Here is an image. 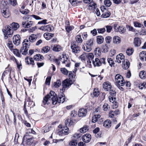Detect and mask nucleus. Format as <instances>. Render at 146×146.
Segmentation results:
<instances>
[{
    "instance_id": "obj_1",
    "label": "nucleus",
    "mask_w": 146,
    "mask_h": 146,
    "mask_svg": "<svg viewBox=\"0 0 146 146\" xmlns=\"http://www.w3.org/2000/svg\"><path fill=\"white\" fill-rule=\"evenodd\" d=\"M65 100V97L63 95L59 96L58 98L57 95L53 91H51L49 94L46 96L44 98L43 101V104L45 105L48 104L51 102L53 105H56L58 102L59 103H63Z\"/></svg>"
},
{
    "instance_id": "obj_2",
    "label": "nucleus",
    "mask_w": 146,
    "mask_h": 146,
    "mask_svg": "<svg viewBox=\"0 0 146 146\" xmlns=\"http://www.w3.org/2000/svg\"><path fill=\"white\" fill-rule=\"evenodd\" d=\"M94 42V39L91 38L88 40L86 42L85 47L84 46L82 47V48L86 51L89 52L91 51L92 46Z\"/></svg>"
},
{
    "instance_id": "obj_3",
    "label": "nucleus",
    "mask_w": 146,
    "mask_h": 146,
    "mask_svg": "<svg viewBox=\"0 0 146 146\" xmlns=\"http://www.w3.org/2000/svg\"><path fill=\"white\" fill-rule=\"evenodd\" d=\"M40 36L39 34L31 35L29 36L28 39H25L23 42L26 43H29L30 46L31 43L35 42L37 39L39 38L38 37Z\"/></svg>"
},
{
    "instance_id": "obj_4",
    "label": "nucleus",
    "mask_w": 146,
    "mask_h": 146,
    "mask_svg": "<svg viewBox=\"0 0 146 146\" xmlns=\"http://www.w3.org/2000/svg\"><path fill=\"white\" fill-rule=\"evenodd\" d=\"M2 31L4 34V38L5 39L8 38L7 35L11 37L13 33V30L9 26L6 27L5 29H3Z\"/></svg>"
},
{
    "instance_id": "obj_5",
    "label": "nucleus",
    "mask_w": 146,
    "mask_h": 146,
    "mask_svg": "<svg viewBox=\"0 0 146 146\" xmlns=\"http://www.w3.org/2000/svg\"><path fill=\"white\" fill-rule=\"evenodd\" d=\"M115 80L116 84H118V85L123 86L125 83L123 77L119 74H117L115 76Z\"/></svg>"
},
{
    "instance_id": "obj_6",
    "label": "nucleus",
    "mask_w": 146,
    "mask_h": 146,
    "mask_svg": "<svg viewBox=\"0 0 146 146\" xmlns=\"http://www.w3.org/2000/svg\"><path fill=\"white\" fill-rule=\"evenodd\" d=\"M105 59L104 58H96L95 60H93L92 63L95 66H99L102 65V64H105Z\"/></svg>"
},
{
    "instance_id": "obj_7",
    "label": "nucleus",
    "mask_w": 146,
    "mask_h": 146,
    "mask_svg": "<svg viewBox=\"0 0 146 146\" xmlns=\"http://www.w3.org/2000/svg\"><path fill=\"white\" fill-rule=\"evenodd\" d=\"M73 82L72 80L70 79H66L62 82V85L63 86L62 91L64 90L66 88L69 87L72 84Z\"/></svg>"
},
{
    "instance_id": "obj_8",
    "label": "nucleus",
    "mask_w": 146,
    "mask_h": 146,
    "mask_svg": "<svg viewBox=\"0 0 146 146\" xmlns=\"http://www.w3.org/2000/svg\"><path fill=\"white\" fill-rule=\"evenodd\" d=\"M103 87L104 89L106 91L110 90V93L111 94H113V95H114L115 94V91H113V92H111V86L110 83L108 82H106L104 83L103 85Z\"/></svg>"
},
{
    "instance_id": "obj_9",
    "label": "nucleus",
    "mask_w": 146,
    "mask_h": 146,
    "mask_svg": "<svg viewBox=\"0 0 146 146\" xmlns=\"http://www.w3.org/2000/svg\"><path fill=\"white\" fill-rule=\"evenodd\" d=\"M23 46L20 49V52L23 55H26L28 53V48L30 46V44L23 42Z\"/></svg>"
},
{
    "instance_id": "obj_10",
    "label": "nucleus",
    "mask_w": 146,
    "mask_h": 146,
    "mask_svg": "<svg viewBox=\"0 0 146 146\" xmlns=\"http://www.w3.org/2000/svg\"><path fill=\"white\" fill-rule=\"evenodd\" d=\"M38 29L42 31L50 32L53 30L54 27L52 25H47L42 26L38 28Z\"/></svg>"
},
{
    "instance_id": "obj_11",
    "label": "nucleus",
    "mask_w": 146,
    "mask_h": 146,
    "mask_svg": "<svg viewBox=\"0 0 146 146\" xmlns=\"http://www.w3.org/2000/svg\"><path fill=\"white\" fill-rule=\"evenodd\" d=\"M60 60L62 62L63 64H65L66 67H69L70 66V62L65 55H63L62 58H60Z\"/></svg>"
},
{
    "instance_id": "obj_12",
    "label": "nucleus",
    "mask_w": 146,
    "mask_h": 146,
    "mask_svg": "<svg viewBox=\"0 0 146 146\" xmlns=\"http://www.w3.org/2000/svg\"><path fill=\"white\" fill-rule=\"evenodd\" d=\"M21 37L19 35H14L13 37V41L15 45L18 46L20 43Z\"/></svg>"
},
{
    "instance_id": "obj_13",
    "label": "nucleus",
    "mask_w": 146,
    "mask_h": 146,
    "mask_svg": "<svg viewBox=\"0 0 146 146\" xmlns=\"http://www.w3.org/2000/svg\"><path fill=\"white\" fill-rule=\"evenodd\" d=\"M116 62L118 63H121V62H123L125 61V56L122 53L117 55L116 58Z\"/></svg>"
},
{
    "instance_id": "obj_14",
    "label": "nucleus",
    "mask_w": 146,
    "mask_h": 146,
    "mask_svg": "<svg viewBox=\"0 0 146 146\" xmlns=\"http://www.w3.org/2000/svg\"><path fill=\"white\" fill-rule=\"evenodd\" d=\"M82 140L85 143H88L91 139V136L90 134H86L82 137Z\"/></svg>"
},
{
    "instance_id": "obj_15",
    "label": "nucleus",
    "mask_w": 146,
    "mask_h": 146,
    "mask_svg": "<svg viewBox=\"0 0 146 146\" xmlns=\"http://www.w3.org/2000/svg\"><path fill=\"white\" fill-rule=\"evenodd\" d=\"M71 48L72 52L74 53H78L80 50V47L76 44L71 45Z\"/></svg>"
},
{
    "instance_id": "obj_16",
    "label": "nucleus",
    "mask_w": 146,
    "mask_h": 146,
    "mask_svg": "<svg viewBox=\"0 0 146 146\" xmlns=\"http://www.w3.org/2000/svg\"><path fill=\"white\" fill-rule=\"evenodd\" d=\"M25 62L28 65L31 64L33 67L35 65L33 58L27 56L25 58Z\"/></svg>"
},
{
    "instance_id": "obj_17",
    "label": "nucleus",
    "mask_w": 146,
    "mask_h": 146,
    "mask_svg": "<svg viewBox=\"0 0 146 146\" xmlns=\"http://www.w3.org/2000/svg\"><path fill=\"white\" fill-rule=\"evenodd\" d=\"M62 125H59V127L60 126L61 127V130L60 131L59 134H61L62 135H67L68 134L69 129L67 127H61Z\"/></svg>"
},
{
    "instance_id": "obj_18",
    "label": "nucleus",
    "mask_w": 146,
    "mask_h": 146,
    "mask_svg": "<svg viewBox=\"0 0 146 146\" xmlns=\"http://www.w3.org/2000/svg\"><path fill=\"white\" fill-rule=\"evenodd\" d=\"M87 113V111L86 109L82 108L79 109L78 111L79 117L85 116Z\"/></svg>"
},
{
    "instance_id": "obj_19",
    "label": "nucleus",
    "mask_w": 146,
    "mask_h": 146,
    "mask_svg": "<svg viewBox=\"0 0 146 146\" xmlns=\"http://www.w3.org/2000/svg\"><path fill=\"white\" fill-rule=\"evenodd\" d=\"M33 24V22L32 21H30L27 23L26 22H23L22 23V26L25 28H29L31 27Z\"/></svg>"
},
{
    "instance_id": "obj_20",
    "label": "nucleus",
    "mask_w": 146,
    "mask_h": 146,
    "mask_svg": "<svg viewBox=\"0 0 146 146\" xmlns=\"http://www.w3.org/2000/svg\"><path fill=\"white\" fill-rule=\"evenodd\" d=\"M104 38L102 36H97L96 37V42L98 44L102 43L104 41Z\"/></svg>"
},
{
    "instance_id": "obj_21",
    "label": "nucleus",
    "mask_w": 146,
    "mask_h": 146,
    "mask_svg": "<svg viewBox=\"0 0 146 146\" xmlns=\"http://www.w3.org/2000/svg\"><path fill=\"white\" fill-rule=\"evenodd\" d=\"M139 56L141 60L144 61L145 59V60L146 61V52L143 51L141 52L139 54Z\"/></svg>"
},
{
    "instance_id": "obj_22",
    "label": "nucleus",
    "mask_w": 146,
    "mask_h": 146,
    "mask_svg": "<svg viewBox=\"0 0 146 146\" xmlns=\"http://www.w3.org/2000/svg\"><path fill=\"white\" fill-rule=\"evenodd\" d=\"M44 37L47 40L50 39L51 38L54 36V34L51 33H47L44 34L43 35Z\"/></svg>"
},
{
    "instance_id": "obj_23",
    "label": "nucleus",
    "mask_w": 146,
    "mask_h": 146,
    "mask_svg": "<svg viewBox=\"0 0 146 146\" xmlns=\"http://www.w3.org/2000/svg\"><path fill=\"white\" fill-rule=\"evenodd\" d=\"M103 126L106 128H109L111 126V122L109 119L105 120L103 123Z\"/></svg>"
},
{
    "instance_id": "obj_24",
    "label": "nucleus",
    "mask_w": 146,
    "mask_h": 146,
    "mask_svg": "<svg viewBox=\"0 0 146 146\" xmlns=\"http://www.w3.org/2000/svg\"><path fill=\"white\" fill-rule=\"evenodd\" d=\"M130 66V63L127 60H126L125 62V60L123 62H122V66L124 69L125 70L127 69Z\"/></svg>"
},
{
    "instance_id": "obj_25",
    "label": "nucleus",
    "mask_w": 146,
    "mask_h": 146,
    "mask_svg": "<svg viewBox=\"0 0 146 146\" xmlns=\"http://www.w3.org/2000/svg\"><path fill=\"white\" fill-rule=\"evenodd\" d=\"M141 42V41L139 38L136 37L134 38V43L135 46H140Z\"/></svg>"
},
{
    "instance_id": "obj_26",
    "label": "nucleus",
    "mask_w": 146,
    "mask_h": 146,
    "mask_svg": "<svg viewBox=\"0 0 146 146\" xmlns=\"http://www.w3.org/2000/svg\"><path fill=\"white\" fill-rule=\"evenodd\" d=\"M43 58V56L42 55L38 54L35 55L34 56V59L36 60H41Z\"/></svg>"
},
{
    "instance_id": "obj_27",
    "label": "nucleus",
    "mask_w": 146,
    "mask_h": 146,
    "mask_svg": "<svg viewBox=\"0 0 146 146\" xmlns=\"http://www.w3.org/2000/svg\"><path fill=\"white\" fill-rule=\"evenodd\" d=\"M62 48L60 46L58 45H54L52 49L55 52H59L60 51Z\"/></svg>"
},
{
    "instance_id": "obj_28",
    "label": "nucleus",
    "mask_w": 146,
    "mask_h": 146,
    "mask_svg": "<svg viewBox=\"0 0 146 146\" xmlns=\"http://www.w3.org/2000/svg\"><path fill=\"white\" fill-rule=\"evenodd\" d=\"M113 42L114 44H118L121 42V38L118 36H115L113 38Z\"/></svg>"
},
{
    "instance_id": "obj_29",
    "label": "nucleus",
    "mask_w": 146,
    "mask_h": 146,
    "mask_svg": "<svg viewBox=\"0 0 146 146\" xmlns=\"http://www.w3.org/2000/svg\"><path fill=\"white\" fill-rule=\"evenodd\" d=\"M2 15L5 18H8L9 16V11L7 10H3L2 11Z\"/></svg>"
},
{
    "instance_id": "obj_30",
    "label": "nucleus",
    "mask_w": 146,
    "mask_h": 146,
    "mask_svg": "<svg viewBox=\"0 0 146 146\" xmlns=\"http://www.w3.org/2000/svg\"><path fill=\"white\" fill-rule=\"evenodd\" d=\"M26 139H27V143H29L30 142L32 141L33 139V137H30L29 135H26L23 137V141H24Z\"/></svg>"
},
{
    "instance_id": "obj_31",
    "label": "nucleus",
    "mask_w": 146,
    "mask_h": 146,
    "mask_svg": "<svg viewBox=\"0 0 146 146\" xmlns=\"http://www.w3.org/2000/svg\"><path fill=\"white\" fill-rule=\"evenodd\" d=\"M61 81L60 80H57L56 82H54V86L56 88H58L61 85Z\"/></svg>"
},
{
    "instance_id": "obj_32",
    "label": "nucleus",
    "mask_w": 146,
    "mask_h": 146,
    "mask_svg": "<svg viewBox=\"0 0 146 146\" xmlns=\"http://www.w3.org/2000/svg\"><path fill=\"white\" fill-rule=\"evenodd\" d=\"M100 117V115L99 114L94 115L92 118V122L93 123L96 122L98 120Z\"/></svg>"
},
{
    "instance_id": "obj_33",
    "label": "nucleus",
    "mask_w": 146,
    "mask_h": 146,
    "mask_svg": "<svg viewBox=\"0 0 146 146\" xmlns=\"http://www.w3.org/2000/svg\"><path fill=\"white\" fill-rule=\"evenodd\" d=\"M115 31L119 32L121 33H123L125 32V31L124 27L119 26L117 29Z\"/></svg>"
},
{
    "instance_id": "obj_34",
    "label": "nucleus",
    "mask_w": 146,
    "mask_h": 146,
    "mask_svg": "<svg viewBox=\"0 0 146 146\" xmlns=\"http://www.w3.org/2000/svg\"><path fill=\"white\" fill-rule=\"evenodd\" d=\"M88 129V127L87 125H85L84 127L80 128V131L81 133H84L86 132Z\"/></svg>"
},
{
    "instance_id": "obj_35",
    "label": "nucleus",
    "mask_w": 146,
    "mask_h": 146,
    "mask_svg": "<svg viewBox=\"0 0 146 146\" xmlns=\"http://www.w3.org/2000/svg\"><path fill=\"white\" fill-rule=\"evenodd\" d=\"M50 48L48 46H45L42 49L41 52L42 53H47L50 50Z\"/></svg>"
},
{
    "instance_id": "obj_36",
    "label": "nucleus",
    "mask_w": 146,
    "mask_h": 146,
    "mask_svg": "<svg viewBox=\"0 0 146 146\" xmlns=\"http://www.w3.org/2000/svg\"><path fill=\"white\" fill-rule=\"evenodd\" d=\"M76 42L79 43H81L83 41L81 36L80 35H78L76 36Z\"/></svg>"
},
{
    "instance_id": "obj_37",
    "label": "nucleus",
    "mask_w": 146,
    "mask_h": 146,
    "mask_svg": "<svg viewBox=\"0 0 146 146\" xmlns=\"http://www.w3.org/2000/svg\"><path fill=\"white\" fill-rule=\"evenodd\" d=\"M11 27L14 30H16L19 27V25L18 23L14 22L11 24Z\"/></svg>"
},
{
    "instance_id": "obj_38",
    "label": "nucleus",
    "mask_w": 146,
    "mask_h": 146,
    "mask_svg": "<svg viewBox=\"0 0 146 146\" xmlns=\"http://www.w3.org/2000/svg\"><path fill=\"white\" fill-rule=\"evenodd\" d=\"M7 45L11 50H13V46L11 41H9L7 44Z\"/></svg>"
},
{
    "instance_id": "obj_39",
    "label": "nucleus",
    "mask_w": 146,
    "mask_h": 146,
    "mask_svg": "<svg viewBox=\"0 0 146 146\" xmlns=\"http://www.w3.org/2000/svg\"><path fill=\"white\" fill-rule=\"evenodd\" d=\"M74 28V27L73 26H65L66 30L68 33H69Z\"/></svg>"
},
{
    "instance_id": "obj_40",
    "label": "nucleus",
    "mask_w": 146,
    "mask_h": 146,
    "mask_svg": "<svg viewBox=\"0 0 146 146\" xmlns=\"http://www.w3.org/2000/svg\"><path fill=\"white\" fill-rule=\"evenodd\" d=\"M103 110L105 111H107L110 108V106L107 103H105L103 106Z\"/></svg>"
},
{
    "instance_id": "obj_41",
    "label": "nucleus",
    "mask_w": 146,
    "mask_h": 146,
    "mask_svg": "<svg viewBox=\"0 0 146 146\" xmlns=\"http://www.w3.org/2000/svg\"><path fill=\"white\" fill-rule=\"evenodd\" d=\"M133 48H128L127 50L126 53L128 56H130L132 54L133 52Z\"/></svg>"
},
{
    "instance_id": "obj_42",
    "label": "nucleus",
    "mask_w": 146,
    "mask_h": 146,
    "mask_svg": "<svg viewBox=\"0 0 146 146\" xmlns=\"http://www.w3.org/2000/svg\"><path fill=\"white\" fill-rule=\"evenodd\" d=\"M13 53L18 57H21V55L19 50L17 49H13Z\"/></svg>"
},
{
    "instance_id": "obj_43",
    "label": "nucleus",
    "mask_w": 146,
    "mask_h": 146,
    "mask_svg": "<svg viewBox=\"0 0 146 146\" xmlns=\"http://www.w3.org/2000/svg\"><path fill=\"white\" fill-rule=\"evenodd\" d=\"M77 144V141L76 140L74 139L70 142L69 145L70 146H76Z\"/></svg>"
},
{
    "instance_id": "obj_44",
    "label": "nucleus",
    "mask_w": 146,
    "mask_h": 146,
    "mask_svg": "<svg viewBox=\"0 0 146 146\" xmlns=\"http://www.w3.org/2000/svg\"><path fill=\"white\" fill-rule=\"evenodd\" d=\"M81 137V135L80 133H76L72 137V139L76 140Z\"/></svg>"
},
{
    "instance_id": "obj_45",
    "label": "nucleus",
    "mask_w": 146,
    "mask_h": 146,
    "mask_svg": "<svg viewBox=\"0 0 146 146\" xmlns=\"http://www.w3.org/2000/svg\"><path fill=\"white\" fill-rule=\"evenodd\" d=\"M61 72L64 75H67L68 71L65 68H62L60 69Z\"/></svg>"
},
{
    "instance_id": "obj_46",
    "label": "nucleus",
    "mask_w": 146,
    "mask_h": 146,
    "mask_svg": "<svg viewBox=\"0 0 146 146\" xmlns=\"http://www.w3.org/2000/svg\"><path fill=\"white\" fill-rule=\"evenodd\" d=\"M133 25L134 26L136 27L140 28L143 26L141 23L137 21L134 22Z\"/></svg>"
},
{
    "instance_id": "obj_47",
    "label": "nucleus",
    "mask_w": 146,
    "mask_h": 146,
    "mask_svg": "<svg viewBox=\"0 0 146 146\" xmlns=\"http://www.w3.org/2000/svg\"><path fill=\"white\" fill-rule=\"evenodd\" d=\"M105 40L106 43L110 44L112 40V38L110 36H108L105 38Z\"/></svg>"
},
{
    "instance_id": "obj_48",
    "label": "nucleus",
    "mask_w": 146,
    "mask_h": 146,
    "mask_svg": "<svg viewBox=\"0 0 146 146\" xmlns=\"http://www.w3.org/2000/svg\"><path fill=\"white\" fill-rule=\"evenodd\" d=\"M104 3L106 6L108 7H110L111 4V3L110 0H105Z\"/></svg>"
},
{
    "instance_id": "obj_49",
    "label": "nucleus",
    "mask_w": 146,
    "mask_h": 146,
    "mask_svg": "<svg viewBox=\"0 0 146 146\" xmlns=\"http://www.w3.org/2000/svg\"><path fill=\"white\" fill-rule=\"evenodd\" d=\"M139 76L142 79H144L145 78L146 76L145 73L143 71H141L139 73Z\"/></svg>"
},
{
    "instance_id": "obj_50",
    "label": "nucleus",
    "mask_w": 146,
    "mask_h": 146,
    "mask_svg": "<svg viewBox=\"0 0 146 146\" xmlns=\"http://www.w3.org/2000/svg\"><path fill=\"white\" fill-rule=\"evenodd\" d=\"M52 127L50 126H46L44 127L43 130H44V133H46L47 132H48L50 130V129Z\"/></svg>"
},
{
    "instance_id": "obj_51",
    "label": "nucleus",
    "mask_w": 146,
    "mask_h": 146,
    "mask_svg": "<svg viewBox=\"0 0 146 146\" xmlns=\"http://www.w3.org/2000/svg\"><path fill=\"white\" fill-rule=\"evenodd\" d=\"M110 15V13L108 11L102 14V16L104 18H106L109 17Z\"/></svg>"
},
{
    "instance_id": "obj_52",
    "label": "nucleus",
    "mask_w": 146,
    "mask_h": 146,
    "mask_svg": "<svg viewBox=\"0 0 146 146\" xmlns=\"http://www.w3.org/2000/svg\"><path fill=\"white\" fill-rule=\"evenodd\" d=\"M89 7H92V8H95L97 6L96 4L92 1L91 2L89 3Z\"/></svg>"
},
{
    "instance_id": "obj_53",
    "label": "nucleus",
    "mask_w": 146,
    "mask_h": 146,
    "mask_svg": "<svg viewBox=\"0 0 146 146\" xmlns=\"http://www.w3.org/2000/svg\"><path fill=\"white\" fill-rule=\"evenodd\" d=\"M68 77H69V79H71L75 78V75L72 72L70 71L69 72Z\"/></svg>"
},
{
    "instance_id": "obj_54",
    "label": "nucleus",
    "mask_w": 146,
    "mask_h": 146,
    "mask_svg": "<svg viewBox=\"0 0 146 146\" xmlns=\"http://www.w3.org/2000/svg\"><path fill=\"white\" fill-rule=\"evenodd\" d=\"M9 2L10 4L13 6L16 5L17 4V0H9Z\"/></svg>"
},
{
    "instance_id": "obj_55",
    "label": "nucleus",
    "mask_w": 146,
    "mask_h": 146,
    "mask_svg": "<svg viewBox=\"0 0 146 146\" xmlns=\"http://www.w3.org/2000/svg\"><path fill=\"white\" fill-rule=\"evenodd\" d=\"M94 58V56L92 53H89L87 56V58L88 60H93V59Z\"/></svg>"
},
{
    "instance_id": "obj_56",
    "label": "nucleus",
    "mask_w": 146,
    "mask_h": 146,
    "mask_svg": "<svg viewBox=\"0 0 146 146\" xmlns=\"http://www.w3.org/2000/svg\"><path fill=\"white\" fill-rule=\"evenodd\" d=\"M93 94L95 97H97L99 94V91L97 89H95L93 91Z\"/></svg>"
},
{
    "instance_id": "obj_57",
    "label": "nucleus",
    "mask_w": 146,
    "mask_h": 146,
    "mask_svg": "<svg viewBox=\"0 0 146 146\" xmlns=\"http://www.w3.org/2000/svg\"><path fill=\"white\" fill-rule=\"evenodd\" d=\"M102 49L103 51L104 52H106L108 51V48L106 44L103 46Z\"/></svg>"
},
{
    "instance_id": "obj_58",
    "label": "nucleus",
    "mask_w": 146,
    "mask_h": 146,
    "mask_svg": "<svg viewBox=\"0 0 146 146\" xmlns=\"http://www.w3.org/2000/svg\"><path fill=\"white\" fill-rule=\"evenodd\" d=\"M107 60L108 63L110 66H112V65L114 64V61L111 58H108Z\"/></svg>"
},
{
    "instance_id": "obj_59",
    "label": "nucleus",
    "mask_w": 146,
    "mask_h": 146,
    "mask_svg": "<svg viewBox=\"0 0 146 146\" xmlns=\"http://www.w3.org/2000/svg\"><path fill=\"white\" fill-rule=\"evenodd\" d=\"M106 31L108 33H110L112 29V27L111 26H106Z\"/></svg>"
},
{
    "instance_id": "obj_60",
    "label": "nucleus",
    "mask_w": 146,
    "mask_h": 146,
    "mask_svg": "<svg viewBox=\"0 0 146 146\" xmlns=\"http://www.w3.org/2000/svg\"><path fill=\"white\" fill-rule=\"evenodd\" d=\"M51 79V77L50 76L46 78V81H45V84L48 85H50V81Z\"/></svg>"
},
{
    "instance_id": "obj_61",
    "label": "nucleus",
    "mask_w": 146,
    "mask_h": 146,
    "mask_svg": "<svg viewBox=\"0 0 146 146\" xmlns=\"http://www.w3.org/2000/svg\"><path fill=\"white\" fill-rule=\"evenodd\" d=\"M98 33H103L106 31L105 28L98 29H97Z\"/></svg>"
},
{
    "instance_id": "obj_62",
    "label": "nucleus",
    "mask_w": 146,
    "mask_h": 146,
    "mask_svg": "<svg viewBox=\"0 0 146 146\" xmlns=\"http://www.w3.org/2000/svg\"><path fill=\"white\" fill-rule=\"evenodd\" d=\"M27 133H31L35 134V132L32 129H29L27 130Z\"/></svg>"
},
{
    "instance_id": "obj_63",
    "label": "nucleus",
    "mask_w": 146,
    "mask_h": 146,
    "mask_svg": "<svg viewBox=\"0 0 146 146\" xmlns=\"http://www.w3.org/2000/svg\"><path fill=\"white\" fill-rule=\"evenodd\" d=\"M127 28L129 29V31L132 32H135V29H134L133 27L129 25H127L126 26Z\"/></svg>"
},
{
    "instance_id": "obj_64",
    "label": "nucleus",
    "mask_w": 146,
    "mask_h": 146,
    "mask_svg": "<svg viewBox=\"0 0 146 146\" xmlns=\"http://www.w3.org/2000/svg\"><path fill=\"white\" fill-rule=\"evenodd\" d=\"M47 20L46 19H44L42 21H39L38 22V24H46L47 23H46Z\"/></svg>"
}]
</instances>
